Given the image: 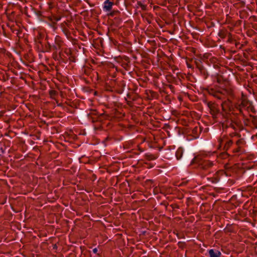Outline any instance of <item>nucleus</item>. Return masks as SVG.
<instances>
[{"instance_id":"f257e3e1","label":"nucleus","mask_w":257,"mask_h":257,"mask_svg":"<svg viewBox=\"0 0 257 257\" xmlns=\"http://www.w3.org/2000/svg\"><path fill=\"white\" fill-rule=\"evenodd\" d=\"M113 3L109 2V0H106L104 3L103 9L106 12H109L111 10Z\"/></svg>"},{"instance_id":"f03ea898","label":"nucleus","mask_w":257,"mask_h":257,"mask_svg":"<svg viewBox=\"0 0 257 257\" xmlns=\"http://www.w3.org/2000/svg\"><path fill=\"white\" fill-rule=\"evenodd\" d=\"M210 257H220L221 253L217 250L210 249L208 251Z\"/></svg>"},{"instance_id":"7ed1b4c3","label":"nucleus","mask_w":257,"mask_h":257,"mask_svg":"<svg viewBox=\"0 0 257 257\" xmlns=\"http://www.w3.org/2000/svg\"><path fill=\"white\" fill-rule=\"evenodd\" d=\"M97 251V249L96 248H95L93 249V252L95 253H96Z\"/></svg>"}]
</instances>
